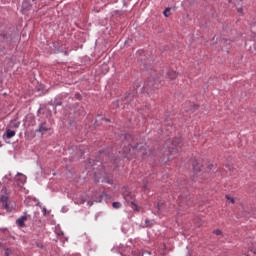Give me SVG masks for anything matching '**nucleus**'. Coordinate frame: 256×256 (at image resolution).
Here are the masks:
<instances>
[{
	"label": "nucleus",
	"mask_w": 256,
	"mask_h": 256,
	"mask_svg": "<svg viewBox=\"0 0 256 256\" xmlns=\"http://www.w3.org/2000/svg\"><path fill=\"white\" fill-rule=\"evenodd\" d=\"M214 235H223V232L217 229V230H214Z\"/></svg>",
	"instance_id": "nucleus-14"
},
{
	"label": "nucleus",
	"mask_w": 256,
	"mask_h": 256,
	"mask_svg": "<svg viewBox=\"0 0 256 256\" xmlns=\"http://www.w3.org/2000/svg\"><path fill=\"white\" fill-rule=\"evenodd\" d=\"M123 197H124L125 201H127V203H130L132 209H134V211H137V204H135V202L132 201L133 194H131V193H124Z\"/></svg>",
	"instance_id": "nucleus-5"
},
{
	"label": "nucleus",
	"mask_w": 256,
	"mask_h": 256,
	"mask_svg": "<svg viewBox=\"0 0 256 256\" xmlns=\"http://www.w3.org/2000/svg\"><path fill=\"white\" fill-rule=\"evenodd\" d=\"M2 193H4L0 201L2 203L3 209H5L8 213H11L13 211V207L9 204V194L7 193V188L3 187L2 188Z\"/></svg>",
	"instance_id": "nucleus-1"
},
{
	"label": "nucleus",
	"mask_w": 256,
	"mask_h": 256,
	"mask_svg": "<svg viewBox=\"0 0 256 256\" xmlns=\"http://www.w3.org/2000/svg\"><path fill=\"white\" fill-rule=\"evenodd\" d=\"M29 217H31V215L24 212V215L16 220V225H18V227H25V221H27Z\"/></svg>",
	"instance_id": "nucleus-6"
},
{
	"label": "nucleus",
	"mask_w": 256,
	"mask_h": 256,
	"mask_svg": "<svg viewBox=\"0 0 256 256\" xmlns=\"http://www.w3.org/2000/svg\"><path fill=\"white\" fill-rule=\"evenodd\" d=\"M15 135H16L15 130H11V129L6 130V137L8 139H12V137H15Z\"/></svg>",
	"instance_id": "nucleus-9"
},
{
	"label": "nucleus",
	"mask_w": 256,
	"mask_h": 256,
	"mask_svg": "<svg viewBox=\"0 0 256 256\" xmlns=\"http://www.w3.org/2000/svg\"><path fill=\"white\" fill-rule=\"evenodd\" d=\"M0 147H1V141H0Z\"/></svg>",
	"instance_id": "nucleus-26"
},
{
	"label": "nucleus",
	"mask_w": 256,
	"mask_h": 256,
	"mask_svg": "<svg viewBox=\"0 0 256 256\" xmlns=\"http://www.w3.org/2000/svg\"><path fill=\"white\" fill-rule=\"evenodd\" d=\"M183 147V140L181 138H175L169 146L170 155H175V153H179V150Z\"/></svg>",
	"instance_id": "nucleus-2"
},
{
	"label": "nucleus",
	"mask_w": 256,
	"mask_h": 256,
	"mask_svg": "<svg viewBox=\"0 0 256 256\" xmlns=\"http://www.w3.org/2000/svg\"><path fill=\"white\" fill-rule=\"evenodd\" d=\"M238 13H243V8H238Z\"/></svg>",
	"instance_id": "nucleus-17"
},
{
	"label": "nucleus",
	"mask_w": 256,
	"mask_h": 256,
	"mask_svg": "<svg viewBox=\"0 0 256 256\" xmlns=\"http://www.w3.org/2000/svg\"><path fill=\"white\" fill-rule=\"evenodd\" d=\"M231 3V0H228Z\"/></svg>",
	"instance_id": "nucleus-25"
},
{
	"label": "nucleus",
	"mask_w": 256,
	"mask_h": 256,
	"mask_svg": "<svg viewBox=\"0 0 256 256\" xmlns=\"http://www.w3.org/2000/svg\"><path fill=\"white\" fill-rule=\"evenodd\" d=\"M15 179L18 185H23L25 183V176H23L21 173H18Z\"/></svg>",
	"instance_id": "nucleus-8"
},
{
	"label": "nucleus",
	"mask_w": 256,
	"mask_h": 256,
	"mask_svg": "<svg viewBox=\"0 0 256 256\" xmlns=\"http://www.w3.org/2000/svg\"><path fill=\"white\" fill-rule=\"evenodd\" d=\"M170 12H171V8H166L164 10L163 14H164L165 17H169V15H171Z\"/></svg>",
	"instance_id": "nucleus-11"
},
{
	"label": "nucleus",
	"mask_w": 256,
	"mask_h": 256,
	"mask_svg": "<svg viewBox=\"0 0 256 256\" xmlns=\"http://www.w3.org/2000/svg\"><path fill=\"white\" fill-rule=\"evenodd\" d=\"M87 203H88L89 207H92L93 201H88Z\"/></svg>",
	"instance_id": "nucleus-15"
},
{
	"label": "nucleus",
	"mask_w": 256,
	"mask_h": 256,
	"mask_svg": "<svg viewBox=\"0 0 256 256\" xmlns=\"http://www.w3.org/2000/svg\"><path fill=\"white\" fill-rule=\"evenodd\" d=\"M157 207H158V210H161V203H158Z\"/></svg>",
	"instance_id": "nucleus-19"
},
{
	"label": "nucleus",
	"mask_w": 256,
	"mask_h": 256,
	"mask_svg": "<svg viewBox=\"0 0 256 256\" xmlns=\"http://www.w3.org/2000/svg\"><path fill=\"white\" fill-rule=\"evenodd\" d=\"M5 179H8V176H5V178H4V182H5Z\"/></svg>",
	"instance_id": "nucleus-22"
},
{
	"label": "nucleus",
	"mask_w": 256,
	"mask_h": 256,
	"mask_svg": "<svg viewBox=\"0 0 256 256\" xmlns=\"http://www.w3.org/2000/svg\"><path fill=\"white\" fill-rule=\"evenodd\" d=\"M193 170L195 173V175L193 176L194 181L195 179H198V177L200 179H205V177H207V174L201 173V171H203V165H201V163L193 162Z\"/></svg>",
	"instance_id": "nucleus-3"
},
{
	"label": "nucleus",
	"mask_w": 256,
	"mask_h": 256,
	"mask_svg": "<svg viewBox=\"0 0 256 256\" xmlns=\"http://www.w3.org/2000/svg\"><path fill=\"white\" fill-rule=\"evenodd\" d=\"M48 130H49V128L47 127L46 123L40 124L39 129H38L39 133H45V131H48Z\"/></svg>",
	"instance_id": "nucleus-10"
},
{
	"label": "nucleus",
	"mask_w": 256,
	"mask_h": 256,
	"mask_svg": "<svg viewBox=\"0 0 256 256\" xmlns=\"http://www.w3.org/2000/svg\"><path fill=\"white\" fill-rule=\"evenodd\" d=\"M145 223H146L147 227H149V223H150L149 219H146Z\"/></svg>",
	"instance_id": "nucleus-16"
},
{
	"label": "nucleus",
	"mask_w": 256,
	"mask_h": 256,
	"mask_svg": "<svg viewBox=\"0 0 256 256\" xmlns=\"http://www.w3.org/2000/svg\"><path fill=\"white\" fill-rule=\"evenodd\" d=\"M227 167H228L229 171H232L231 166H227Z\"/></svg>",
	"instance_id": "nucleus-21"
},
{
	"label": "nucleus",
	"mask_w": 256,
	"mask_h": 256,
	"mask_svg": "<svg viewBox=\"0 0 256 256\" xmlns=\"http://www.w3.org/2000/svg\"><path fill=\"white\" fill-rule=\"evenodd\" d=\"M112 207H113L114 209H120V208H121V203H119V202H113Z\"/></svg>",
	"instance_id": "nucleus-12"
},
{
	"label": "nucleus",
	"mask_w": 256,
	"mask_h": 256,
	"mask_svg": "<svg viewBox=\"0 0 256 256\" xmlns=\"http://www.w3.org/2000/svg\"><path fill=\"white\" fill-rule=\"evenodd\" d=\"M125 100H126V101H130V100H131V97H130V96H126Z\"/></svg>",
	"instance_id": "nucleus-18"
},
{
	"label": "nucleus",
	"mask_w": 256,
	"mask_h": 256,
	"mask_svg": "<svg viewBox=\"0 0 256 256\" xmlns=\"http://www.w3.org/2000/svg\"><path fill=\"white\" fill-rule=\"evenodd\" d=\"M5 256H9V250L5 251Z\"/></svg>",
	"instance_id": "nucleus-20"
},
{
	"label": "nucleus",
	"mask_w": 256,
	"mask_h": 256,
	"mask_svg": "<svg viewBox=\"0 0 256 256\" xmlns=\"http://www.w3.org/2000/svg\"><path fill=\"white\" fill-rule=\"evenodd\" d=\"M256 254V251H254V255Z\"/></svg>",
	"instance_id": "nucleus-24"
},
{
	"label": "nucleus",
	"mask_w": 256,
	"mask_h": 256,
	"mask_svg": "<svg viewBox=\"0 0 256 256\" xmlns=\"http://www.w3.org/2000/svg\"><path fill=\"white\" fill-rule=\"evenodd\" d=\"M209 169H211V166H209Z\"/></svg>",
	"instance_id": "nucleus-27"
},
{
	"label": "nucleus",
	"mask_w": 256,
	"mask_h": 256,
	"mask_svg": "<svg viewBox=\"0 0 256 256\" xmlns=\"http://www.w3.org/2000/svg\"><path fill=\"white\" fill-rule=\"evenodd\" d=\"M144 89H146L147 91H149V89H159V81L158 80L149 79L144 84Z\"/></svg>",
	"instance_id": "nucleus-4"
},
{
	"label": "nucleus",
	"mask_w": 256,
	"mask_h": 256,
	"mask_svg": "<svg viewBox=\"0 0 256 256\" xmlns=\"http://www.w3.org/2000/svg\"><path fill=\"white\" fill-rule=\"evenodd\" d=\"M226 199H227V201H230V203H232V204L235 203V199L230 197L229 195H226Z\"/></svg>",
	"instance_id": "nucleus-13"
},
{
	"label": "nucleus",
	"mask_w": 256,
	"mask_h": 256,
	"mask_svg": "<svg viewBox=\"0 0 256 256\" xmlns=\"http://www.w3.org/2000/svg\"><path fill=\"white\" fill-rule=\"evenodd\" d=\"M167 78L168 79H170L171 81H173V80H175V79H177V76L179 75L178 73H177V71H175V70H168V72H167Z\"/></svg>",
	"instance_id": "nucleus-7"
},
{
	"label": "nucleus",
	"mask_w": 256,
	"mask_h": 256,
	"mask_svg": "<svg viewBox=\"0 0 256 256\" xmlns=\"http://www.w3.org/2000/svg\"><path fill=\"white\" fill-rule=\"evenodd\" d=\"M81 203H82V204L85 203V200H82Z\"/></svg>",
	"instance_id": "nucleus-23"
}]
</instances>
